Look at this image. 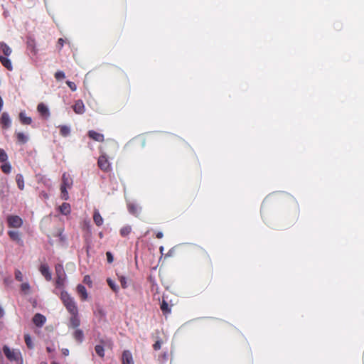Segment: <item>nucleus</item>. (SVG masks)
Returning <instances> with one entry per match:
<instances>
[{
	"instance_id": "30",
	"label": "nucleus",
	"mask_w": 364,
	"mask_h": 364,
	"mask_svg": "<svg viewBox=\"0 0 364 364\" xmlns=\"http://www.w3.org/2000/svg\"><path fill=\"white\" fill-rule=\"evenodd\" d=\"M95 350L96 353L101 358L105 356V349L104 347L101 345H97L95 347Z\"/></svg>"
},
{
	"instance_id": "13",
	"label": "nucleus",
	"mask_w": 364,
	"mask_h": 364,
	"mask_svg": "<svg viewBox=\"0 0 364 364\" xmlns=\"http://www.w3.org/2000/svg\"><path fill=\"white\" fill-rule=\"evenodd\" d=\"M73 107L74 112L78 114H82L85 111V105L81 100H77Z\"/></svg>"
},
{
	"instance_id": "33",
	"label": "nucleus",
	"mask_w": 364,
	"mask_h": 364,
	"mask_svg": "<svg viewBox=\"0 0 364 364\" xmlns=\"http://www.w3.org/2000/svg\"><path fill=\"white\" fill-rule=\"evenodd\" d=\"M1 169L4 173H9L11 171V166L9 163H5L1 166Z\"/></svg>"
},
{
	"instance_id": "7",
	"label": "nucleus",
	"mask_w": 364,
	"mask_h": 364,
	"mask_svg": "<svg viewBox=\"0 0 364 364\" xmlns=\"http://www.w3.org/2000/svg\"><path fill=\"white\" fill-rule=\"evenodd\" d=\"M70 318L69 320V324L68 327L71 328H77L80 325V319L79 317V313L78 311H76L75 313H71Z\"/></svg>"
},
{
	"instance_id": "45",
	"label": "nucleus",
	"mask_w": 364,
	"mask_h": 364,
	"mask_svg": "<svg viewBox=\"0 0 364 364\" xmlns=\"http://www.w3.org/2000/svg\"><path fill=\"white\" fill-rule=\"evenodd\" d=\"M156 237L158 238V239H161L164 237V234L163 232H158L156 235Z\"/></svg>"
},
{
	"instance_id": "1",
	"label": "nucleus",
	"mask_w": 364,
	"mask_h": 364,
	"mask_svg": "<svg viewBox=\"0 0 364 364\" xmlns=\"http://www.w3.org/2000/svg\"><path fill=\"white\" fill-rule=\"evenodd\" d=\"M119 146L116 141L113 139H107L102 149L105 151V153L102 154L97 160L98 167L105 172H108L111 170V165L106 156V153L114 155L118 150Z\"/></svg>"
},
{
	"instance_id": "6",
	"label": "nucleus",
	"mask_w": 364,
	"mask_h": 364,
	"mask_svg": "<svg viewBox=\"0 0 364 364\" xmlns=\"http://www.w3.org/2000/svg\"><path fill=\"white\" fill-rule=\"evenodd\" d=\"M8 228L18 229L23 226V219L16 215H9L6 217Z\"/></svg>"
},
{
	"instance_id": "47",
	"label": "nucleus",
	"mask_w": 364,
	"mask_h": 364,
	"mask_svg": "<svg viewBox=\"0 0 364 364\" xmlns=\"http://www.w3.org/2000/svg\"><path fill=\"white\" fill-rule=\"evenodd\" d=\"M63 353L65 355H68V349H65V352H63Z\"/></svg>"
},
{
	"instance_id": "40",
	"label": "nucleus",
	"mask_w": 364,
	"mask_h": 364,
	"mask_svg": "<svg viewBox=\"0 0 364 364\" xmlns=\"http://www.w3.org/2000/svg\"><path fill=\"white\" fill-rule=\"evenodd\" d=\"M66 84L68 85V86L70 87V89L72 90V91H75L77 90V86L75 84V82H71V81H69L68 80L66 82Z\"/></svg>"
},
{
	"instance_id": "24",
	"label": "nucleus",
	"mask_w": 364,
	"mask_h": 364,
	"mask_svg": "<svg viewBox=\"0 0 364 364\" xmlns=\"http://www.w3.org/2000/svg\"><path fill=\"white\" fill-rule=\"evenodd\" d=\"M19 119L23 124H31L32 119L30 117H26L23 112L19 114Z\"/></svg>"
},
{
	"instance_id": "18",
	"label": "nucleus",
	"mask_w": 364,
	"mask_h": 364,
	"mask_svg": "<svg viewBox=\"0 0 364 364\" xmlns=\"http://www.w3.org/2000/svg\"><path fill=\"white\" fill-rule=\"evenodd\" d=\"M0 62L2 65L4 66L7 70L11 71L13 70V65L11 61L7 58V56L0 55Z\"/></svg>"
},
{
	"instance_id": "3",
	"label": "nucleus",
	"mask_w": 364,
	"mask_h": 364,
	"mask_svg": "<svg viewBox=\"0 0 364 364\" xmlns=\"http://www.w3.org/2000/svg\"><path fill=\"white\" fill-rule=\"evenodd\" d=\"M60 299L70 314L78 311L77 306L74 298L72 297L67 291H61Z\"/></svg>"
},
{
	"instance_id": "2",
	"label": "nucleus",
	"mask_w": 364,
	"mask_h": 364,
	"mask_svg": "<svg viewBox=\"0 0 364 364\" xmlns=\"http://www.w3.org/2000/svg\"><path fill=\"white\" fill-rule=\"evenodd\" d=\"M2 350L6 358L10 362H14L16 364L23 363V359L19 350L11 349L8 346L4 345L2 348Z\"/></svg>"
},
{
	"instance_id": "34",
	"label": "nucleus",
	"mask_w": 364,
	"mask_h": 364,
	"mask_svg": "<svg viewBox=\"0 0 364 364\" xmlns=\"http://www.w3.org/2000/svg\"><path fill=\"white\" fill-rule=\"evenodd\" d=\"M8 160V156L6 151L0 148V162H6Z\"/></svg>"
},
{
	"instance_id": "23",
	"label": "nucleus",
	"mask_w": 364,
	"mask_h": 364,
	"mask_svg": "<svg viewBox=\"0 0 364 364\" xmlns=\"http://www.w3.org/2000/svg\"><path fill=\"white\" fill-rule=\"evenodd\" d=\"M16 181L18 188L20 190H23V188H24V179H23V176L22 174L18 173L16 176Z\"/></svg>"
},
{
	"instance_id": "22",
	"label": "nucleus",
	"mask_w": 364,
	"mask_h": 364,
	"mask_svg": "<svg viewBox=\"0 0 364 364\" xmlns=\"http://www.w3.org/2000/svg\"><path fill=\"white\" fill-rule=\"evenodd\" d=\"M0 48L5 56H9L11 54L12 50L6 43L4 42L0 43Z\"/></svg>"
},
{
	"instance_id": "44",
	"label": "nucleus",
	"mask_w": 364,
	"mask_h": 364,
	"mask_svg": "<svg viewBox=\"0 0 364 364\" xmlns=\"http://www.w3.org/2000/svg\"><path fill=\"white\" fill-rule=\"evenodd\" d=\"M200 253H201L202 255H204L205 256H206V257H208V260H210V257H209V255H208V253H207V252H206V251H205L204 250H200Z\"/></svg>"
},
{
	"instance_id": "12",
	"label": "nucleus",
	"mask_w": 364,
	"mask_h": 364,
	"mask_svg": "<svg viewBox=\"0 0 364 364\" xmlns=\"http://www.w3.org/2000/svg\"><path fill=\"white\" fill-rule=\"evenodd\" d=\"M87 136L95 141L102 142L105 140V136L102 134L97 132L94 130H90L87 132Z\"/></svg>"
},
{
	"instance_id": "21",
	"label": "nucleus",
	"mask_w": 364,
	"mask_h": 364,
	"mask_svg": "<svg viewBox=\"0 0 364 364\" xmlns=\"http://www.w3.org/2000/svg\"><path fill=\"white\" fill-rule=\"evenodd\" d=\"M38 112L43 116H48L49 111L48 107L43 103H40L37 107Z\"/></svg>"
},
{
	"instance_id": "5",
	"label": "nucleus",
	"mask_w": 364,
	"mask_h": 364,
	"mask_svg": "<svg viewBox=\"0 0 364 364\" xmlns=\"http://www.w3.org/2000/svg\"><path fill=\"white\" fill-rule=\"evenodd\" d=\"M56 274L55 287L56 288H63L65 285L66 279L65 272L63 264H57L55 267Z\"/></svg>"
},
{
	"instance_id": "42",
	"label": "nucleus",
	"mask_w": 364,
	"mask_h": 364,
	"mask_svg": "<svg viewBox=\"0 0 364 364\" xmlns=\"http://www.w3.org/2000/svg\"><path fill=\"white\" fill-rule=\"evenodd\" d=\"M83 282L88 284L89 286H91L92 285V280H91V278L89 275H86L84 277V279H83Z\"/></svg>"
},
{
	"instance_id": "37",
	"label": "nucleus",
	"mask_w": 364,
	"mask_h": 364,
	"mask_svg": "<svg viewBox=\"0 0 364 364\" xmlns=\"http://www.w3.org/2000/svg\"><path fill=\"white\" fill-rule=\"evenodd\" d=\"M21 290L23 292H24L25 294L28 293V291L30 290V285H29V284L27 283V282L21 284Z\"/></svg>"
},
{
	"instance_id": "32",
	"label": "nucleus",
	"mask_w": 364,
	"mask_h": 364,
	"mask_svg": "<svg viewBox=\"0 0 364 364\" xmlns=\"http://www.w3.org/2000/svg\"><path fill=\"white\" fill-rule=\"evenodd\" d=\"M107 282L113 291L115 293L118 292L119 287L114 281H112L111 279H107Z\"/></svg>"
},
{
	"instance_id": "20",
	"label": "nucleus",
	"mask_w": 364,
	"mask_h": 364,
	"mask_svg": "<svg viewBox=\"0 0 364 364\" xmlns=\"http://www.w3.org/2000/svg\"><path fill=\"white\" fill-rule=\"evenodd\" d=\"M60 212L65 215H68L70 213L71 208L70 205L68 203H63L60 207H59Z\"/></svg>"
},
{
	"instance_id": "39",
	"label": "nucleus",
	"mask_w": 364,
	"mask_h": 364,
	"mask_svg": "<svg viewBox=\"0 0 364 364\" xmlns=\"http://www.w3.org/2000/svg\"><path fill=\"white\" fill-rule=\"evenodd\" d=\"M15 279L18 282L23 281V274L18 269H16L15 271Z\"/></svg>"
},
{
	"instance_id": "38",
	"label": "nucleus",
	"mask_w": 364,
	"mask_h": 364,
	"mask_svg": "<svg viewBox=\"0 0 364 364\" xmlns=\"http://www.w3.org/2000/svg\"><path fill=\"white\" fill-rule=\"evenodd\" d=\"M163 343V341L161 339L157 340L154 344H153V348L154 350H159L161 348V345Z\"/></svg>"
},
{
	"instance_id": "8",
	"label": "nucleus",
	"mask_w": 364,
	"mask_h": 364,
	"mask_svg": "<svg viewBox=\"0 0 364 364\" xmlns=\"http://www.w3.org/2000/svg\"><path fill=\"white\" fill-rule=\"evenodd\" d=\"M9 238L18 245H23L22 234L18 230H9L7 232Z\"/></svg>"
},
{
	"instance_id": "19",
	"label": "nucleus",
	"mask_w": 364,
	"mask_h": 364,
	"mask_svg": "<svg viewBox=\"0 0 364 364\" xmlns=\"http://www.w3.org/2000/svg\"><path fill=\"white\" fill-rule=\"evenodd\" d=\"M27 47H28V49L34 55H36L37 53V49H36V41L33 38H28L27 40Z\"/></svg>"
},
{
	"instance_id": "25",
	"label": "nucleus",
	"mask_w": 364,
	"mask_h": 364,
	"mask_svg": "<svg viewBox=\"0 0 364 364\" xmlns=\"http://www.w3.org/2000/svg\"><path fill=\"white\" fill-rule=\"evenodd\" d=\"M160 308L164 315H166V314L171 313V308L169 307L167 301H166L165 300L162 301Z\"/></svg>"
},
{
	"instance_id": "41",
	"label": "nucleus",
	"mask_w": 364,
	"mask_h": 364,
	"mask_svg": "<svg viewBox=\"0 0 364 364\" xmlns=\"http://www.w3.org/2000/svg\"><path fill=\"white\" fill-rule=\"evenodd\" d=\"M64 43H65V41L63 38H60L58 41V43H57V47L58 48L59 50H61L62 48L64 46Z\"/></svg>"
},
{
	"instance_id": "10",
	"label": "nucleus",
	"mask_w": 364,
	"mask_h": 364,
	"mask_svg": "<svg viewBox=\"0 0 364 364\" xmlns=\"http://www.w3.org/2000/svg\"><path fill=\"white\" fill-rule=\"evenodd\" d=\"M0 123L4 129H8L11 127V120L7 112H3L0 118Z\"/></svg>"
},
{
	"instance_id": "31",
	"label": "nucleus",
	"mask_w": 364,
	"mask_h": 364,
	"mask_svg": "<svg viewBox=\"0 0 364 364\" xmlns=\"http://www.w3.org/2000/svg\"><path fill=\"white\" fill-rule=\"evenodd\" d=\"M128 209L129 213L134 215H138L139 213L138 207L134 204H129L128 205Z\"/></svg>"
},
{
	"instance_id": "4",
	"label": "nucleus",
	"mask_w": 364,
	"mask_h": 364,
	"mask_svg": "<svg viewBox=\"0 0 364 364\" xmlns=\"http://www.w3.org/2000/svg\"><path fill=\"white\" fill-rule=\"evenodd\" d=\"M72 185L73 179L71 176L68 173H64L62 176V184L60 186L61 197L63 199L68 200V193L67 188H70Z\"/></svg>"
},
{
	"instance_id": "29",
	"label": "nucleus",
	"mask_w": 364,
	"mask_h": 364,
	"mask_svg": "<svg viewBox=\"0 0 364 364\" xmlns=\"http://www.w3.org/2000/svg\"><path fill=\"white\" fill-rule=\"evenodd\" d=\"M16 137L17 140L21 144H25L26 143L28 138L27 136L22 132H18L16 133Z\"/></svg>"
},
{
	"instance_id": "46",
	"label": "nucleus",
	"mask_w": 364,
	"mask_h": 364,
	"mask_svg": "<svg viewBox=\"0 0 364 364\" xmlns=\"http://www.w3.org/2000/svg\"><path fill=\"white\" fill-rule=\"evenodd\" d=\"M4 314L3 309L0 306V318L3 317Z\"/></svg>"
},
{
	"instance_id": "16",
	"label": "nucleus",
	"mask_w": 364,
	"mask_h": 364,
	"mask_svg": "<svg viewBox=\"0 0 364 364\" xmlns=\"http://www.w3.org/2000/svg\"><path fill=\"white\" fill-rule=\"evenodd\" d=\"M75 331L73 333V338L78 343H82L84 340V333L81 329L74 328Z\"/></svg>"
},
{
	"instance_id": "27",
	"label": "nucleus",
	"mask_w": 364,
	"mask_h": 364,
	"mask_svg": "<svg viewBox=\"0 0 364 364\" xmlns=\"http://www.w3.org/2000/svg\"><path fill=\"white\" fill-rule=\"evenodd\" d=\"M132 231V227L130 225H125L120 229V235L122 237H127Z\"/></svg>"
},
{
	"instance_id": "9",
	"label": "nucleus",
	"mask_w": 364,
	"mask_h": 364,
	"mask_svg": "<svg viewBox=\"0 0 364 364\" xmlns=\"http://www.w3.org/2000/svg\"><path fill=\"white\" fill-rule=\"evenodd\" d=\"M39 271L41 274L45 277L47 281H50L52 279L51 272L47 264H43L39 267Z\"/></svg>"
},
{
	"instance_id": "11",
	"label": "nucleus",
	"mask_w": 364,
	"mask_h": 364,
	"mask_svg": "<svg viewBox=\"0 0 364 364\" xmlns=\"http://www.w3.org/2000/svg\"><path fill=\"white\" fill-rule=\"evenodd\" d=\"M46 321V316L39 313L36 314L33 318V322L37 327H42Z\"/></svg>"
},
{
	"instance_id": "48",
	"label": "nucleus",
	"mask_w": 364,
	"mask_h": 364,
	"mask_svg": "<svg viewBox=\"0 0 364 364\" xmlns=\"http://www.w3.org/2000/svg\"><path fill=\"white\" fill-rule=\"evenodd\" d=\"M51 364H59V363L57 362H53Z\"/></svg>"
},
{
	"instance_id": "35",
	"label": "nucleus",
	"mask_w": 364,
	"mask_h": 364,
	"mask_svg": "<svg viewBox=\"0 0 364 364\" xmlns=\"http://www.w3.org/2000/svg\"><path fill=\"white\" fill-rule=\"evenodd\" d=\"M119 280L121 284V286L123 289H126L127 287V278L124 276H119Z\"/></svg>"
},
{
	"instance_id": "26",
	"label": "nucleus",
	"mask_w": 364,
	"mask_h": 364,
	"mask_svg": "<svg viewBox=\"0 0 364 364\" xmlns=\"http://www.w3.org/2000/svg\"><path fill=\"white\" fill-rule=\"evenodd\" d=\"M59 129H60V134L62 136H64V137L68 136L70 133V127L66 125L59 126Z\"/></svg>"
},
{
	"instance_id": "28",
	"label": "nucleus",
	"mask_w": 364,
	"mask_h": 364,
	"mask_svg": "<svg viewBox=\"0 0 364 364\" xmlns=\"http://www.w3.org/2000/svg\"><path fill=\"white\" fill-rule=\"evenodd\" d=\"M24 341H25V343L26 344V346L29 349L33 348L34 345H33V343L32 341V338H31V336L29 334L27 333V334L24 335Z\"/></svg>"
},
{
	"instance_id": "15",
	"label": "nucleus",
	"mask_w": 364,
	"mask_h": 364,
	"mask_svg": "<svg viewBox=\"0 0 364 364\" xmlns=\"http://www.w3.org/2000/svg\"><path fill=\"white\" fill-rule=\"evenodd\" d=\"M76 289H77V292L78 295L80 296L81 300L85 301L87 299L88 294H87L86 288L83 285L78 284L77 286Z\"/></svg>"
},
{
	"instance_id": "17",
	"label": "nucleus",
	"mask_w": 364,
	"mask_h": 364,
	"mask_svg": "<svg viewBox=\"0 0 364 364\" xmlns=\"http://www.w3.org/2000/svg\"><path fill=\"white\" fill-rule=\"evenodd\" d=\"M93 220H94V223H95V225L98 227L101 226L103 224L104 220H103L102 217L101 216L99 210L97 209H95L94 210Z\"/></svg>"
},
{
	"instance_id": "43",
	"label": "nucleus",
	"mask_w": 364,
	"mask_h": 364,
	"mask_svg": "<svg viewBox=\"0 0 364 364\" xmlns=\"http://www.w3.org/2000/svg\"><path fill=\"white\" fill-rule=\"evenodd\" d=\"M107 259L109 263H112L114 260L113 256L110 252H107L106 253Z\"/></svg>"
},
{
	"instance_id": "14",
	"label": "nucleus",
	"mask_w": 364,
	"mask_h": 364,
	"mask_svg": "<svg viewBox=\"0 0 364 364\" xmlns=\"http://www.w3.org/2000/svg\"><path fill=\"white\" fill-rule=\"evenodd\" d=\"M122 364H134L132 353L129 350H124L122 353Z\"/></svg>"
},
{
	"instance_id": "36",
	"label": "nucleus",
	"mask_w": 364,
	"mask_h": 364,
	"mask_svg": "<svg viewBox=\"0 0 364 364\" xmlns=\"http://www.w3.org/2000/svg\"><path fill=\"white\" fill-rule=\"evenodd\" d=\"M65 77V73L63 71L58 70L55 73V78L57 80H63Z\"/></svg>"
}]
</instances>
